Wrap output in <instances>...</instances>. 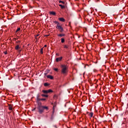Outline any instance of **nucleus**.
<instances>
[{"label":"nucleus","instance_id":"nucleus-1","mask_svg":"<svg viewBox=\"0 0 128 128\" xmlns=\"http://www.w3.org/2000/svg\"><path fill=\"white\" fill-rule=\"evenodd\" d=\"M61 73L64 75L67 74L68 68L66 65H61Z\"/></svg>","mask_w":128,"mask_h":128},{"label":"nucleus","instance_id":"nucleus-2","mask_svg":"<svg viewBox=\"0 0 128 128\" xmlns=\"http://www.w3.org/2000/svg\"><path fill=\"white\" fill-rule=\"evenodd\" d=\"M37 109H38V112H39V114H42L44 112V110H48V106H41L39 107H37Z\"/></svg>","mask_w":128,"mask_h":128},{"label":"nucleus","instance_id":"nucleus-3","mask_svg":"<svg viewBox=\"0 0 128 128\" xmlns=\"http://www.w3.org/2000/svg\"><path fill=\"white\" fill-rule=\"evenodd\" d=\"M56 28L59 30V32H60V33H62L64 32V28L60 25H58V26H56Z\"/></svg>","mask_w":128,"mask_h":128},{"label":"nucleus","instance_id":"nucleus-4","mask_svg":"<svg viewBox=\"0 0 128 128\" xmlns=\"http://www.w3.org/2000/svg\"><path fill=\"white\" fill-rule=\"evenodd\" d=\"M62 59V56H60L58 58H56V62H58L61 61Z\"/></svg>","mask_w":128,"mask_h":128},{"label":"nucleus","instance_id":"nucleus-5","mask_svg":"<svg viewBox=\"0 0 128 128\" xmlns=\"http://www.w3.org/2000/svg\"><path fill=\"white\" fill-rule=\"evenodd\" d=\"M57 36H59L60 38H62V36H65V34H57Z\"/></svg>","mask_w":128,"mask_h":128},{"label":"nucleus","instance_id":"nucleus-6","mask_svg":"<svg viewBox=\"0 0 128 128\" xmlns=\"http://www.w3.org/2000/svg\"><path fill=\"white\" fill-rule=\"evenodd\" d=\"M56 103H54V106H53V112H52V115H54V107H56Z\"/></svg>","mask_w":128,"mask_h":128},{"label":"nucleus","instance_id":"nucleus-7","mask_svg":"<svg viewBox=\"0 0 128 128\" xmlns=\"http://www.w3.org/2000/svg\"><path fill=\"white\" fill-rule=\"evenodd\" d=\"M58 20H60V22H65V19L64 18H58Z\"/></svg>","mask_w":128,"mask_h":128},{"label":"nucleus","instance_id":"nucleus-8","mask_svg":"<svg viewBox=\"0 0 128 128\" xmlns=\"http://www.w3.org/2000/svg\"><path fill=\"white\" fill-rule=\"evenodd\" d=\"M20 48V44H17L16 46L15 47V49L16 50H18Z\"/></svg>","mask_w":128,"mask_h":128},{"label":"nucleus","instance_id":"nucleus-9","mask_svg":"<svg viewBox=\"0 0 128 128\" xmlns=\"http://www.w3.org/2000/svg\"><path fill=\"white\" fill-rule=\"evenodd\" d=\"M47 78H50V80H53L54 77L52 76L51 75H47Z\"/></svg>","mask_w":128,"mask_h":128},{"label":"nucleus","instance_id":"nucleus-10","mask_svg":"<svg viewBox=\"0 0 128 128\" xmlns=\"http://www.w3.org/2000/svg\"><path fill=\"white\" fill-rule=\"evenodd\" d=\"M38 104V106L37 107H40V106H42V103L40 102H37Z\"/></svg>","mask_w":128,"mask_h":128},{"label":"nucleus","instance_id":"nucleus-11","mask_svg":"<svg viewBox=\"0 0 128 128\" xmlns=\"http://www.w3.org/2000/svg\"><path fill=\"white\" fill-rule=\"evenodd\" d=\"M50 14H52L53 16H56V13L55 12H50Z\"/></svg>","mask_w":128,"mask_h":128},{"label":"nucleus","instance_id":"nucleus-12","mask_svg":"<svg viewBox=\"0 0 128 128\" xmlns=\"http://www.w3.org/2000/svg\"><path fill=\"white\" fill-rule=\"evenodd\" d=\"M54 24H57V26H60V22H58V21H54Z\"/></svg>","mask_w":128,"mask_h":128},{"label":"nucleus","instance_id":"nucleus-13","mask_svg":"<svg viewBox=\"0 0 128 128\" xmlns=\"http://www.w3.org/2000/svg\"><path fill=\"white\" fill-rule=\"evenodd\" d=\"M59 6H60L62 9H64L66 8L64 6H63L62 4H59Z\"/></svg>","mask_w":128,"mask_h":128},{"label":"nucleus","instance_id":"nucleus-14","mask_svg":"<svg viewBox=\"0 0 128 128\" xmlns=\"http://www.w3.org/2000/svg\"><path fill=\"white\" fill-rule=\"evenodd\" d=\"M64 42H65L64 38H61V42L64 43Z\"/></svg>","mask_w":128,"mask_h":128},{"label":"nucleus","instance_id":"nucleus-15","mask_svg":"<svg viewBox=\"0 0 128 128\" xmlns=\"http://www.w3.org/2000/svg\"><path fill=\"white\" fill-rule=\"evenodd\" d=\"M88 116L90 117V118H92L94 116V113L93 112H91L90 113Z\"/></svg>","mask_w":128,"mask_h":128},{"label":"nucleus","instance_id":"nucleus-16","mask_svg":"<svg viewBox=\"0 0 128 128\" xmlns=\"http://www.w3.org/2000/svg\"><path fill=\"white\" fill-rule=\"evenodd\" d=\"M43 50H44L43 48H41V49L40 50V53H41V54H43L44 53Z\"/></svg>","mask_w":128,"mask_h":128},{"label":"nucleus","instance_id":"nucleus-17","mask_svg":"<svg viewBox=\"0 0 128 128\" xmlns=\"http://www.w3.org/2000/svg\"><path fill=\"white\" fill-rule=\"evenodd\" d=\"M50 86V84L48 83H44V86Z\"/></svg>","mask_w":128,"mask_h":128},{"label":"nucleus","instance_id":"nucleus-18","mask_svg":"<svg viewBox=\"0 0 128 128\" xmlns=\"http://www.w3.org/2000/svg\"><path fill=\"white\" fill-rule=\"evenodd\" d=\"M42 92H43V93H44V94H48V90H43V91H42Z\"/></svg>","mask_w":128,"mask_h":128},{"label":"nucleus","instance_id":"nucleus-19","mask_svg":"<svg viewBox=\"0 0 128 128\" xmlns=\"http://www.w3.org/2000/svg\"><path fill=\"white\" fill-rule=\"evenodd\" d=\"M48 93L52 92V90H51V89H49V90H47Z\"/></svg>","mask_w":128,"mask_h":128},{"label":"nucleus","instance_id":"nucleus-20","mask_svg":"<svg viewBox=\"0 0 128 128\" xmlns=\"http://www.w3.org/2000/svg\"><path fill=\"white\" fill-rule=\"evenodd\" d=\"M40 100H41V99L39 98L38 96H37V102H40Z\"/></svg>","mask_w":128,"mask_h":128},{"label":"nucleus","instance_id":"nucleus-21","mask_svg":"<svg viewBox=\"0 0 128 128\" xmlns=\"http://www.w3.org/2000/svg\"><path fill=\"white\" fill-rule=\"evenodd\" d=\"M59 3H62V4H64L65 2L62 0H59Z\"/></svg>","mask_w":128,"mask_h":128},{"label":"nucleus","instance_id":"nucleus-22","mask_svg":"<svg viewBox=\"0 0 128 128\" xmlns=\"http://www.w3.org/2000/svg\"><path fill=\"white\" fill-rule=\"evenodd\" d=\"M42 96H43V97H46V98L48 97V95H45V94H42Z\"/></svg>","mask_w":128,"mask_h":128},{"label":"nucleus","instance_id":"nucleus-23","mask_svg":"<svg viewBox=\"0 0 128 128\" xmlns=\"http://www.w3.org/2000/svg\"><path fill=\"white\" fill-rule=\"evenodd\" d=\"M20 28H18L17 30H16V32H18L20 31Z\"/></svg>","mask_w":128,"mask_h":128},{"label":"nucleus","instance_id":"nucleus-24","mask_svg":"<svg viewBox=\"0 0 128 128\" xmlns=\"http://www.w3.org/2000/svg\"><path fill=\"white\" fill-rule=\"evenodd\" d=\"M53 98H54V99H56L58 98V96L56 95H54V96H53Z\"/></svg>","mask_w":128,"mask_h":128},{"label":"nucleus","instance_id":"nucleus-25","mask_svg":"<svg viewBox=\"0 0 128 128\" xmlns=\"http://www.w3.org/2000/svg\"><path fill=\"white\" fill-rule=\"evenodd\" d=\"M18 52L19 53H20V52H21L22 50H21L20 48L18 49Z\"/></svg>","mask_w":128,"mask_h":128},{"label":"nucleus","instance_id":"nucleus-26","mask_svg":"<svg viewBox=\"0 0 128 128\" xmlns=\"http://www.w3.org/2000/svg\"><path fill=\"white\" fill-rule=\"evenodd\" d=\"M54 70H55V72H58V68H54Z\"/></svg>","mask_w":128,"mask_h":128},{"label":"nucleus","instance_id":"nucleus-27","mask_svg":"<svg viewBox=\"0 0 128 128\" xmlns=\"http://www.w3.org/2000/svg\"><path fill=\"white\" fill-rule=\"evenodd\" d=\"M64 48H68V46L66 45H64Z\"/></svg>","mask_w":128,"mask_h":128},{"label":"nucleus","instance_id":"nucleus-28","mask_svg":"<svg viewBox=\"0 0 128 128\" xmlns=\"http://www.w3.org/2000/svg\"><path fill=\"white\" fill-rule=\"evenodd\" d=\"M9 110H12V108L11 106H9Z\"/></svg>","mask_w":128,"mask_h":128},{"label":"nucleus","instance_id":"nucleus-29","mask_svg":"<svg viewBox=\"0 0 128 128\" xmlns=\"http://www.w3.org/2000/svg\"><path fill=\"white\" fill-rule=\"evenodd\" d=\"M39 36V34H36V36H35V38H36V40H37L36 37H38Z\"/></svg>","mask_w":128,"mask_h":128},{"label":"nucleus","instance_id":"nucleus-30","mask_svg":"<svg viewBox=\"0 0 128 128\" xmlns=\"http://www.w3.org/2000/svg\"><path fill=\"white\" fill-rule=\"evenodd\" d=\"M54 119V115L52 114V116H51V120H52Z\"/></svg>","mask_w":128,"mask_h":128},{"label":"nucleus","instance_id":"nucleus-31","mask_svg":"<svg viewBox=\"0 0 128 128\" xmlns=\"http://www.w3.org/2000/svg\"><path fill=\"white\" fill-rule=\"evenodd\" d=\"M48 74V72H45L44 73V75L46 76Z\"/></svg>","mask_w":128,"mask_h":128},{"label":"nucleus","instance_id":"nucleus-32","mask_svg":"<svg viewBox=\"0 0 128 128\" xmlns=\"http://www.w3.org/2000/svg\"><path fill=\"white\" fill-rule=\"evenodd\" d=\"M46 100V98H41V100L44 101V100Z\"/></svg>","mask_w":128,"mask_h":128},{"label":"nucleus","instance_id":"nucleus-33","mask_svg":"<svg viewBox=\"0 0 128 128\" xmlns=\"http://www.w3.org/2000/svg\"><path fill=\"white\" fill-rule=\"evenodd\" d=\"M4 54H8L7 51L4 52Z\"/></svg>","mask_w":128,"mask_h":128},{"label":"nucleus","instance_id":"nucleus-34","mask_svg":"<svg viewBox=\"0 0 128 128\" xmlns=\"http://www.w3.org/2000/svg\"><path fill=\"white\" fill-rule=\"evenodd\" d=\"M56 56H60V54H59L58 53H57V54H56Z\"/></svg>","mask_w":128,"mask_h":128},{"label":"nucleus","instance_id":"nucleus-35","mask_svg":"<svg viewBox=\"0 0 128 128\" xmlns=\"http://www.w3.org/2000/svg\"><path fill=\"white\" fill-rule=\"evenodd\" d=\"M36 108H34V109H33V110H32V111H34V110H36Z\"/></svg>","mask_w":128,"mask_h":128},{"label":"nucleus","instance_id":"nucleus-36","mask_svg":"<svg viewBox=\"0 0 128 128\" xmlns=\"http://www.w3.org/2000/svg\"><path fill=\"white\" fill-rule=\"evenodd\" d=\"M44 47H46V44L44 45Z\"/></svg>","mask_w":128,"mask_h":128},{"label":"nucleus","instance_id":"nucleus-37","mask_svg":"<svg viewBox=\"0 0 128 128\" xmlns=\"http://www.w3.org/2000/svg\"><path fill=\"white\" fill-rule=\"evenodd\" d=\"M49 36V34L46 35V36Z\"/></svg>","mask_w":128,"mask_h":128},{"label":"nucleus","instance_id":"nucleus-38","mask_svg":"<svg viewBox=\"0 0 128 128\" xmlns=\"http://www.w3.org/2000/svg\"><path fill=\"white\" fill-rule=\"evenodd\" d=\"M18 42H20V40L18 41Z\"/></svg>","mask_w":128,"mask_h":128}]
</instances>
